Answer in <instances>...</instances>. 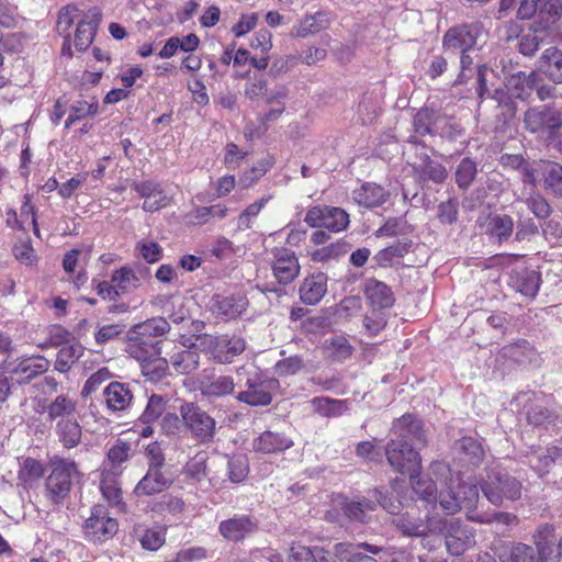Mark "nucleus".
<instances>
[{
	"label": "nucleus",
	"mask_w": 562,
	"mask_h": 562,
	"mask_svg": "<svg viewBox=\"0 0 562 562\" xmlns=\"http://www.w3.org/2000/svg\"><path fill=\"white\" fill-rule=\"evenodd\" d=\"M328 277L324 272L308 274L299 286V295L305 305H316L327 293Z\"/></svg>",
	"instance_id": "4be33fe9"
},
{
	"label": "nucleus",
	"mask_w": 562,
	"mask_h": 562,
	"mask_svg": "<svg viewBox=\"0 0 562 562\" xmlns=\"http://www.w3.org/2000/svg\"><path fill=\"white\" fill-rule=\"evenodd\" d=\"M384 453L387 463L394 471L408 476H415L416 473L420 472L422 458L416 448L408 442L390 439Z\"/></svg>",
	"instance_id": "423d86ee"
},
{
	"label": "nucleus",
	"mask_w": 562,
	"mask_h": 562,
	"mask_svg": "<svg viewBox=\"0 0 562 562\" xmlns=\"http://www.w3.org/2000/svg\"><path fill=\"white\" fill-rule=\"evenodd\" d=\"M381 551V547L367 542H338L334 546V555L342 562H378L372 555Z\"/></svg>",
	"instance_id": "dca6fc26"
},
{
	"label": "nucleus",
	"mask_w": 562,
	"mask_h": 562,
	"mask_svg": "<svg viewBox=\"0 0 562 562\" xmlns=\"http://www.w3.org/2000/svg\"><path fill=\"white\" fill-rule=\"evenodd\" d=\"M44 465L36 459L27 457L20 463L18 479L24 484H32L44 475Z\"/></svg>",
	"instance_id": "5fc2aeb1"
},
{
	"label": "nucleus",
	"mask_w": 562,
	"mask_h": 562,
	"mask_svg": "<svg viewBox=\"0 0 562 562\" xmlns=\"http://www.w3.org/2000/svg\"><path fill=\"white\" fill-rule=\"evenodd\" d=\"M411 248V241H396L395 244L381 249L373 260L380 267H389L394 263L395 260L404 257Z\"/></svg>",
	"instance_id": "3c124183"
},
{
	"label": "nucleus",
	"mask_w": 562,
	"mask_h": 562,
	"mask_svg": "<svg viewBox=\"0 0 562 562\" xmlns=\"http://www.w3.org/2000/svg\"><path fill=\"white\" fill-rule=\"evenodd\" d=\"M77 404L66 395H58L48 406L47 415L49 420L75 418Z\"/></svg>",
	"instance_id": "8fccbe9b"
},
{
	"label": "nucleus",
	"mask_w": 562,
	"mask_h": 562,
	"mask_svg": "<svg viewBox=\"0 0 562 562\" xmlns=\"http://www.w3.org/2000/svg\"><path fill=\"white\" fill-rule=\"evenodd\" d=\"M103 396L108 409L124 412L132 404L134 394L130 383L113 381L104 387Z\"/></svg>",
	"instance_id": "393cba45"
},
{
	"label": "nucleus",
	"mask_w": 562,
	"mask_h": 562,
	"mask_svg": "<svg viewBox=\"0 0 562 562\" xmlns=\"http://www.w3.org/2000/svg\"><path fill=\"white\" fill-rule=\"evenodd\" d=\"M542 177L546 191L562 199V165L552 161L544 162Z\"/></svg>",
	"instance_id": "49530a36"
},
{
	"label": "nucleus",
	"mask_w": 562,
	"mask_h": 562,
	"mask_svg": "<svg viewBox=\"0 0 562 562\" xmlns=\"http://www.w3.org/2000/svg\"><path fill=\"white\" fill-rule=\"evenodd\" d=\"M157 447H150L149 452L153 454V460L146 475L137 483L134 493L137 496H150L167 490L171 481L165 476L161 471L164 464V457L160 453L154 454Z\"/></svg>",
	"instance_id": "9d476101"
},
{
	"label": "nucleus",
	"mask_w": 562,
	"mask_h": 562,
	"mask_svg": "<svg viewBox=\"0 0 562 562\" xmlns=\"http://www.w3.org/2000/svg\"><path fill=\"white\" fill-rule=\"evenodd\" d=\"M385 190L375 183H364L352 192L353 200L361 206L375 207L385 201Z\"/></svg>",
	"instance_id": "58836bf2"
},
{
	"label": "nucleus",
	"mask_w": 562,
	"mask_h": 562,
	"mask_svg": "<svg viewBox=\"0 0 562 562\" xmlns=\"http://www.w3.org/2000/svg\"><path fill=\"white\" fill-rule=\"evenodd\" d=\"M132 328L135 334L140 335L153 342H158L159 346L162 347L164 341L158 338L169 331L170 325L167 319L162 317H154L144 323L136 324Z\"/></svg>",
	"instance_id": "4c0bfd02"
},
{
	"label": "nucleus",
	"mask_w": 562,
	"mask_h": 562,
	"mask_svg": "<svg viewBox=\"0 0 562 562\" xmlns=\"http://www.w3.org/2000/svg\"><path fill=\"white\" fill-rule=\"evenodd\" d=\"M235 383L232 376L218 375L210 378L201 385V393L206 397H221L233 394Z\"/></svg>",
	"instance_id": "79ce46f5"
},
{
	"label": "nucleus",
	"mask_w": 562,
	"mask_h": 562,
	"mask_svg": "<svg viewBox=\"0 0 562 562\" xmlns=\"http://www.w3.org/2000/svg\"><path fill=\"white\" fill-rule=\"evenodd\" d=\"M132 189L144 199L143 210L146 212H156L169 204L168 196L157 182H133Z\"/></svg>",
	"instance_id": "5701e85b"
},
{
	"label": "nucleus",
	"mask_w": 562,
	"mask_h": 562,
	"mask_svg": "<svg viewBox=\"0 0 562 562\" xmlns=\"http://www.w3.org/2000/svg\"><path fill=\"white\" fill-rule=\"evenodd\" d=\"M169 360L166 357L156 356L140 363L142 372L151 381H158L166 376Z\"/></svg>",
	"instance_id": "0e129e2a"
},
{
	"label": "nucleus",
	"mask_w": 562,
	"mask_h": 562,
	"mask_svg": "<svg viewBox=\"0 0 562 562\" xmlns=\"http://www.w3.org/2000/svg\"><path fill=\"white\" fill-rule=\"evenodd\" d=\"M78 474L75 461L55 459L52 461V471L45 481V495L53 504H61L69 495L72 477Z\"/></svg>",
	"instance_id": "20e7f679"
},
{
	"label": "nucleus",
	"mask_w": 562,
	"mask_h": 562,
	"mask_svg": "<svg viewBox=\"0 0 562 562\" xmlns=\"http://www.w3.org/2000/svg\"><path fill=\"white\" fill-rule=\"evenodd\" d=\"M412 167L415 180L422 186H425L429 181L436 184H442L448 178L447 168L428 155H424L420 158V162L414 164Z\"/></svg>",
	"instance_id": "aec40b11"
},
{
	"label": "nucleus",
	"mask_w": 562,
	"mask_h": 562,
	"mask_svg": "<svg viewBox=\"0 0 562 562\" xmlns=\"http://www.w3.org/2000/svg\"><path fill=\"white\" fill-rule=\"evenodd\" d=\"M304 222L311 227H324L331 232H341L349 225V215L340 207L317 205L306 212Z\"/></svg>",
	"instance_id": "6e6552de"
},
{
	"label": "nucleus",
	"mask_w": 562,
	"mask_h": 562,
	"mask_svg": "<svg viewBox=\"0 0 562 562\" xmlns=\"http://www.w3.org/2000/svg\"><path fill=\"white\" fill-rule=\"evenodd\" d=\"M329 26V19L326 13L317 12L313 15H306L290 32L292 37L305 38L310 35L319 33Z\"/></svg>",
	"instance_id": "2f4dec72"
},
{
	"label": "nucleus",
	"mask_w": 562,
	"mask_h": 562,
	"mask_svg": "<svg viewBox=\"0 0 562 562\" xmlns=\"http://www.w3.org/2000/svg\"><path fill=\"white\" fill-rule=\"evenodd\" d=\"M247 305V300L241 295H214L211 311L217 319L228 322L239 317Z\"/></svg>",
	"instance_id": "6ab92c4d"
},
{
	"label": "nucleus",
	"mask_w": 562,
	"mask_h": 562,
	"mask_svg": "<svg viewBox=\"0 0 562 562\" xmlns=\"http://www.w3.org/2000/svg\"><path fill=\"white\" fill-rule=\"evenodd\" d=\"M376 509V504L373 499L367 497H360L358 499L350 501L345 504V515L353 521L367 522L369 514Z\"/></svg>",
	"instance_id": "a18cd8bd"
},
{
	"label": "nucleus",
	"mask_w": 562,
	"mask_h": 562,
	"mask_svg": "<svg viewBox=\"0 0 562 562\" xmlns=\"http://www.w3.org/2000/svg\"><path fill=\"white\" fill-rule=\"evenodd\" d=\"M199 353L188 347L170 356L169 362L179 374H190L199 367Z\"/></svg>",
	"instance_id": "37998d69"
},
{
	"label": "nucleus",
	"mask_w": 562,
	"mask_h": 562,
	"mask_svg": "<svg viewBox=\"0 0 562 562\" xmlns=\"http://www.w3.org/2000/svg\"><path fill=\"white\" fill-rule=\"evenodd\" d=\"M501 562H539L532 546L522 542H506L497 549Z\"/></svg>",
	"instance_id": "7c9ffc66"
},
{
	"label": "nucleus",
	"mask_w": 562,
	"mask_h": 562,
	"mask_svg": "<svg viewBox=\"0 0 562 562\" xmlns=\"http://www.w3.org/2000/svg\"><path fill=\"white\" fill-rule=\"evenodd\" d=\"M167 400L158 394H153L147 402V405L139 416V422L143 424H151L162 418L164 412L166 411Z\"/></svg>",
	"instance_id": "4d7b16f0"
},
{
	"label": "nucleus",
	"mask_w": 562,
	"mask_h": 562,
	"mask_svg": "<svg viewBox=\"0 0 562 562\" xmlns=\"http://www.w3.org/2000/svg\"><path fill=\"white\" fill-rule=\"evenodd\" d=\"M125 351L139 363L162 353V347L158 342L147 340L145 337L134 333L131 328L127 333Z\"/></svg>",
	"instance_id": "b1692460"
},
{
	"label": "nucleus",
	"mask_w": 562,
	"mask_h": 562,
	"mask_svg": "<svg viewBox=\"0 0 562 562\" xmlns=\"http://www.w3.org/2000/svg\"><path fill=\"white\" fill-rule=\"evenodd\" d=\"M101 491L111 506L120 512H126V505L122 502V488L114 473H104L101 480Z\"/></svg>",
	"instance_id": "a19ab883"
},
{
	"label": "nucleus",
	"mask_w": 562,
	"mask_h": 562,
	"mask_svg": "<svg viewBox=\"0 0 562 562\" xmlns=\"http://www.w3.org/2000/svg\"><path fill=\"white\" fill-rule=\"evenodd\" d=\"M276 380L262 379L259 374L249 375L244 385L247 387L237 394V401L249 406H267L272 402L271 387Z\"/></svg>",
	"instance_id": "9b49d317"
},
{
	"label": "nucleus",
	"mask_w": 562,
	"mask_h": 562,
	"mask_svg": "<svg viewBox=\"0 0 562 562\" xmlns=\"http://www.w3.org/2000/svg\"><path fill=\"white\" fill-rule=\"evenodd\" d=\"M315 411L325 417H337L342 415L346 408V402L329 397H316L313 400Z\"/></svg>",
	"instance_id": "e2e57ef3"
},
{
	"label": "nucleus",
	"mask_w": 562,
	"mask_h": 562,
	"mask_svg": "<svg viewBox=\"0 0 562 562\" xmlns=\"http://www.w3.org/2000/svg\"><path fill=\"white\" fill-rule=\"evenodd\" d=\"M479 227L484 229L485 234L495 238L499 244L509 240L514 232V220L508 214L490 212L487 215H480L476 220Z\"/></svg>",
	"instance_id": "2eb2a0df"
},
{
	"label": "nucleus",
	"mask_w": 562,
	"mask_h": 562,
	"mask_svg": "<svg viewBox=\"0 0 562 562\" xmlns=\"http://www.w3.org/2000/svg\"><path fill=\"white\" fill-rule=\"evenodd\" d=\"M83 355V347L79 342L63 346L56 358L55 369L61 373H66Z\"/></svg>",
	"instance_id": "09e8293b"
},
{
	"label": "nucleus",
	"mask_w": 562,
	"mask_h": 562,
	"mask_svg": "<svg viewBox=\"0 0 562 562\" xmlns=\"http://www.w3.org/2000/svg\"><path fill=\"white\" fill-rule=\"evenodd\" d=\"M482 27L477 23L449 29L443 36V47L452 52H471L477 44Z\"/></svg>",
	"instance_id": "f8f14e48"
},
{
	"label": "nucleus",
	"mask_w": 562,
	"mask_h": 562,
	"mask_svg": "<svg viewBox=\"0 0 562 562\" xmlns=\"http://www.w3.org/2000/svg\"><path fill=\"white\" fill-rule=\"evenodd\" d=\"M536 557L539 562H557L553 555L555 546V528L551 524L538 526L533 536Z\"/></svg>",
	"instance_id": "a878e982"
},
{
	"label": "nucleus",
	"mask_w": 562,
	"mask_h": 562,
	"mask_svg": "<svg viewBox=\"0 0 562 562\" xmlns=\"http://www.w3.org/2000/svg\"><path fill=\"white\" fill-rule=\"evenodd\" d=\"M100 21L101 13L97 9L89 10L78 20L75 32V46L78 50L85 52L90 47Z\"/></svg>",
	"instance_id": "412c9836"
},
{
	"label": "nucleus",
	"mask_w": 562,
	"mask_h": 562,
	"mask_svg": "<svg viewBox=\"0 0 562 562\" xmlns=\"http://www.w3.org/2000/svg\"><path fill=\"white\" fill-rule=\"evenodd\" d=\"M502 352L519 364L531 363L537 359L536 349L525 339L503 347Z\"/></svg>",
	"instance_id": "c03bdc74"
},
{
	"label": "nucleus",
	"mask_w": 562,
	"mask_h": 562,
	"mask_svg": "<svg viewBox=\"0 0 562 562\" xmlns=\"http://www.w3.org/2000/svg\"><path fill=\"white\" fill-rule=\"evenodd\" d=\"M441 115L439 111L434 109L422 108L413 119L414 132L419 136H436Z\"/></svg>",
	"instance_id": "72a5a7b5"
},
{
	"label": "nucleus",
	"mask_w": 562,
	"mask_h": 562,
	"mask_svg": "<svg viewBox=\"0 0 562 562\" xmlns=\"http://www.w3.org/2000/svg\"><path fill=\"white\" fill-rule=\"evenodd\" d=\"M272 271L280 284L292 283L300 274L301 266L295 252L289 248L280 247L272 249Z\"/></svg>",
	"instance_id": "ddd939ff"
},
{
	"label": "nucleus",
	"mask_w": 562,
	"mask_h": 562,
	"mask_svg": "<svg viewBox=\"0 0 562 562\" xmlns=\"http://www.w3.org/2000/svg\"><path fill=\"white\" fill-rule=\"evenodd\" d=\"M195 340L204 351L211 355L212 359L222 364L233 362L234 358L241 355L246 349V341L236 335H196Z\"/></svg>",
	"instance_id": "39448f33"
},
{
	"label": "nucleus",
	"mask_w": 562,
	"mask_h": 562,
	"mask_svg": "<svg viewBox=\"0 0 562 562\" xmlns=\"http://www.w3.org/2000/svg\"><path fill=\"white\" fill-rule=\"evenodd\" d=\"M531 79L532 71L528 75L524 71H518L507 79L506 86L515 98L526 100L530 95L529 80Z\"/></svg>",
	"instance_id": "bf43d9fd"
},
{
	"label": "nucleus",
	"mask_w": 562,
	"mask_h": 562,
	"mask_svg": "<svg viewBox=\"0 0 562 562\" xmlns=\"http://www.w3.org/2000/svg\"><path fill=\"white\" fill-rule=\"evenodd\" d=\"M179 414L184 417L186 435L201 445L214 442L216 436V420L194 402H183Z\"/></svg>",
	"instance_id": "7ed1b4c3"
},
{
	"label": "nucleus",
	"mask_w": 562,
	"mask_h": 562,
	"mask_svg": "<svg viewBox=\"0 0 562 562\" xmlns=\"http://www.w3.org/2000/svg\"><path fill=\"white\" fill-rule=\"evenodd\" d=\"M538 69L553 83H562V50L548 47L538 60Z\"/></svg>",
	"instance_id": "c756f323"
},
{
	"label": "nucleus",
	"mask_w": 562,
	"mask_h": 562,
	"mask_svg": "<svg viewBox=\"0 0 562 562\" xmlns=\"http://www.w3.org/2000/svg\"><path fill=\"white\" fill-rule=\"evenodd\" d=\"M362 308V300L358 295H350L342 299L335 307L334 315L337 319L348 322L357 316Z\"/></svg>",
	"instance_id": "6e6d98bb"
},
{
	"label": "nucleus",
	"mask_w": 562,
	"mask_h": 562,
	"mask_svg": "<svg viewBox=\"0 0 562 562\" xmlns=\"http://www.w3.org/2000/svg\"><path fill=\"white\" fill-rule=\"evenodd\" d=\"M411 484L414 493L423 501L427 503H434L437 501V485L428 477H422L420 472L416 473L415 476H409Z\"/></svg>",
	"instance_id": "864d4df0"
},
{
	"label": "nucleus",
	"mask_w": 562,
	"mask_h": 562,
	"mask_svg": "<svg viewBox=\"0 0 562 562\" xmlns=\"http://www.w3.org/2000/svg\"><path fill=\"white\" fill-rule=\"evenodd\" d=\"M55 432L59 442L67 449L77 447L81 441L82 430L76 417L59 419Z\"/></svg>",
	"instance_id": "f704fd0d"
},
{
	"label": "nucleus",
	"mask_w": 562,
	"mask_h": 562,
	"mask_svg": "<svg viewBox=\"0 0 562 562\" xmlns=\"http://www.w3.org/2000/svg\"><path fill=\"white\" fill-rule=\"evenodd\" d=\"M82 529L87 540L102 543L116 535L119 524L116 519L109 516L104 506L95 505L91 509V515L85 520Z\"/></svg>",
	"instance_id": "0eeeda50"
},
{
	"label": "nucleus",
	"mask_w": 562,
	"mask_h": 562,
	"mask_svg": "<svg viewBox=\"0 0 562 562\" xmlns=\"http://www.w3.org/2000/svg\"><path fill=\"white\" fill-rule=\"evenodd\" d=\"M524 123L531 133L547 132L553 135L562 127V115L547 105L535 106L525 112Z\"/></svg>",
	"instance_id": "1a4fd4ad"
},
{
	"label": "nucleus",
	"mask_w": 562,
	"mask_h": 562,
	"mask_svg": "<svg viewBox=\"0 0 562 562\" xmlns=\"http://www.w3.org/2000/svg\"><path fill=\"white\" fill-rule=\"evenodd\" d=\"M477 162L471 157H464L457 165L454 180L459 189L468 190L477 176Z\"/></svg>",
	"instance_id": "de8ad7c7"
},
{
	"label": "nucleus",
	"mask_w": 562,
	"mask_h": 562,
	"mask_svg": "<svg viewBox=\"0 0 562 562\" xmlns=\"http://www.w3.org/2000/svg\"><path fill=\"white\" fill-rule=\"evenodd\" d=\"M257 521L249 515L234 516L220 522L218 531L227 541L238 542L257 530Z\"/></svg>",
	"instance_id": "a211bd4d"
},
{
	"label": "nucleus",
	"mask_w": 562,
	"mask_h": 562,
	"mask_svg": "<svg viewBox=\"0 0 562 562\" xmlns=\"http://www.w3.org/2000/svg\"><path fill=\"white\" fill-rule=\"evenodd\" d=\"M272 167L270 159H262L258 161L251 169L246 170L239 177V184L243 189L251 187L256 181L263 177L267 171Z\"/></svg>",
	"instance_id": "774afa93"
},
{
	"label": "nucleus",
	"mask_w": 562,
	"mask_h": 562,
	"mask_svg": "<svg viewBox=\"0 0 562 562\" xmlns=\"http://www.w3.org/2000/svg\"><path fill=\"white\" fill-rule=\"evenodd\" d=\"M293 446V441L283 432L266 430L252 441V448L256 452L278 453Z\"/></svg>",
	"instance_id": "c85d7f7f"
},
{
	"label": "nucleus",
	"mask_w": 562,
	"mask_h": 562,
	"mask_svg": "<svg viewBox=\"0 0 562 562\" xmlns=\"http://www.w3.org/2000/svg\"><path fill=\"white\" fill-rule=\"evenodd\" d=\"M111 282L116 284L121 294L128 293L140 286V279L131 267H122L112 272Z\"/></svg>",
	"instance_id": "603ef678"
},
{
	"label": "nucleus",
	"mask_w": 562,
	"mask_h": 562,
	"mask_svg": "<svg viewBox=\"0 0 562 562\" xmlns=\"http://www.w3.org/2000/svg\"><path fill=\"white\" fill-rule=\"evenodd\" d=\"M475 543L474 535L467 525L451 520L446 527V549L451 555L459 557Z\"/></svg>",
	"instance_id": "f3484780"
},
{
	"label": "nucleus",
	"mask_w": 562,
	"mask_h": 562,
	"mask_svg": "<svg viewBox=\"0 0 562 562\" xmlns=\"http://www.w3.org/2000/svg\"><path fill=\"white\" fill-rule=\"evenodd\" d=\"M529 89L536 91L540 101L554 100L560 95L557 87L546 82L537 71H532V79L529 80Z\"/></svg>",
	"instance_id": "69168bd1"
},
{
	"label": "nucleus",
	"mask_w": 562,
	"mask_h": 562,
	"mask_svg": "<svg viewBox=\"0 0 562 562\" xmlns=\"http://www.w3.org/2000/svg\"><path fill=\"white\" fill-rule=\"evenodd\" d=\"M350 247L351 245L348 241L340 239L326 247L315 250L312 252L311 257L315 262H326L330 259H335L347 254Z\"/></svg>",
	"instance_id": "13d9d810"
},
{
	"label": "nucleus",
	"mask_w": 562,
	"mask_h": 562,
	"mask_svg": "<svg viewBox=\"0 0 562 562\" xmlns=\"http://www.w3.org/2000/svg\"><path fill=\"white\" fill-rule=\"evenodd\" d=\"M525 203L529 211L539 220L548 218L552 213V207L547 199L539 192L531 193Z\"/></svg>",
	"instance_id": "338daca9"
},
{
	"label": "nucleus",
	"mask_w": 562,
	"mask_h": 562,
	"mask_svg": "<svg viewBox=\"0 0 562 562\" xmlns=\"http://www.w3.org/2000/svg\"><path fill=\"white\" fill-rule=\"evenodd\" d=\"M391 432L395 437L393 438L394 440L406 441L417 448L426 446V434L423 423L411 414L403 415L394 420Z\"/></svg>",
	"instance_id": "4468645a"
},
{
	"label": "nucleus",
	"mask_w": 562,
	"mask_h": 562,
	"mask_svg": "<svg viewBox=\"0 0 562 562\" xmlns=\"http://www.w3.org/2000/svg\"><path fill=\"white\" fill-rule=\"evenodd\" d=\"M393 525L398 531L407 537L425 538L429 532L427 520L408 513L393 519Z\"/></svg>",
	"instance_id": "c9c22d12"
},
{
	"label": "nucleus",
	"mask_w": 562,
	"mask_h": 562,
	"mask_svg": "<svg viewBox=\"0 0 562 562\" xmlns=\"http://www.w3.org/2000/svg\"><path fill=\"white\" fill-rule=\"evenodd\" d=\"M562 461V446L550 445L530 459L531 468L540 475L548 474L552 467Z\"/></svg>",
	"instance_id": "e433bc0d"
},
{
	"label": "nucleus",
	"mask_w": 562,
	"mask_h": 562,
	"mask_svg": "<svg viewBox=\"0 0 562 562\" xmlns=\"http://www.w3.org/2000/svg\"><path fill=\"white\" fill-rule=\"evenodd\" d=\"M289 562H333L330 553L323 548L313 549L294 544L290 549Z\"/></svg>",
	"instance_id": "ea45409f"
},
{
	"label": "nucleus",
	"mask_w": 562,
	"mask_h": 562,
	"mask_svg": "<svg viewBox=\"0 0 562 562\" xmlns=\"http://www.w3.org/2000/svg\"><path fill=\"white\" fill-rule=\"evenodd\" d=\"M541 278L535 270L521 269L512 274V285L519 293L528 297H535L540 288Z\"/></svg>",
	"instance_id": "473e14b6"
},
{
	"label": "nucleus",
	"mask_w": 562,
	"mask_h": 562,
	"mask_svg": "<svg viewBox=\"0 0 562 562\" xmlns=\"http://www.w3.org/2000/svg\"><path fill=\"white\" fill-rule=\"evenodd\" d=\"M484 496L495 506L504 501H517L521 497L522 484L506 470L492 468L487 470L486 477L481 483Z\"/></svg>",
	"instance_id": "f257e3e1"
},
{
	"label": "nucleus",
	"mask_w": 562,
	"mask_h": 562,
	"mask_svg": "<svg viewBox=\"0 0 562 562\" xmlns=\"http://www.w3.org/2000/svg\"><path fill=\"white\" fill-rule=\"evenodd\" d=\"M160 429L166 436L182 438L186 436L184 417L166 413L160 420Z\"/></svg>",
	"instance_id": "680f3d73"
},
{
	"label": "nucleus",
	"mask_w": 562,
	"mask_h": 562,
	"mask_svg": "<svg viewBox=\"0 0 562 562\" xmlns=\"http://www.w3.org/2000/svg\"><path fill=\"white\" fill-rule=\"evenodd\" d=\"M81 16L79 9L75 5H67L59 11L56 27L58 33L66 38L67 43L68 38H70V27Z\"/></svg>",
	"instance_id": "052dcab7"
},
{
	"label": "nucleus",
	"mask_w": 562,
	"mask_h": 562,
	"mask_svg": "<svg viewBox=\"0 0 562 562\" xmlns=\"http://www.w3.org/2000/svg\"><path fill=\"white\" fill-rule=\"evenodd\" d=\"M453 449L461 462L471 468H477L485 459L482 442L471 436H464L454 442Z\"/></svg>",
	"instance_id": "bb28decb"
},
{
	"label": "nucleus",
	"mask_w": 562,
	"mask_h": 562,
	"mask_svg": "<svg viewBox=\"0 0 562 562\" xmlns=\"http://www.w3.org/2000/svg\"><path fill=\"white\" fill-rule=\"evenodd\" d=\"M562 8L557 0H519L517 18L532 20L530 29L535 32L551 30L561 18Z\"/></svg>",
	"instance_id": "f03ea898"
},
{
	"label": "nucleus",
	"mask_w": 562,
	"mask_h": 562,
	"mask_svg": "<svg viewBox=\"0 0 562 562\" xmlns=\"http://www.w3.org/2000/svg\"><path fill=\"white\" fill-rule=\"evenodd\" d=\"M364 295L373 310L390 308L395 301L391 288L373 278L366 281Z\"/></svg>",
	"instance_id": "cd10ccee"
}]
</instances>
